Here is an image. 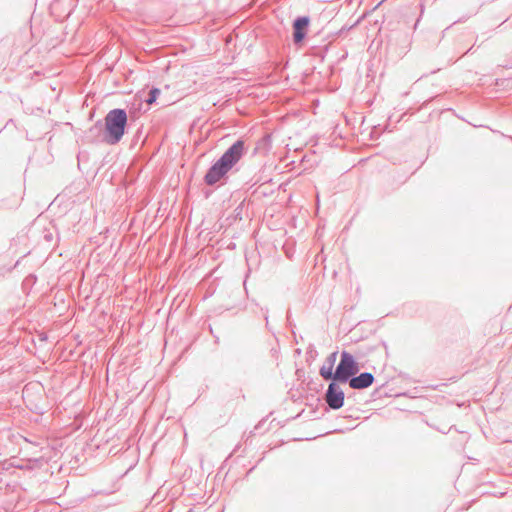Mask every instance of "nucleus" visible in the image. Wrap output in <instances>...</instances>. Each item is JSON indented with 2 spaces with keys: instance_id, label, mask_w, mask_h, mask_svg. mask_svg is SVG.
<instances>
[{
  "instance_id": "nucleus-2",
  "label": "nucleus",
  "mask_w": 512,
  "mask_h": 512,
  "mask_svg": "<svg viewBox=\"0 0 512 512\" xmlns=\"http://www.w3.org/2000/svg\"><path fill=\"white\" fill-rule=\"evenodd\" d=\"M127 120V113L124 109L110 110L104 118L103 141L109 145L118 144L125 134Z\"/></svg>"
},
{
  "instance_id": "nucleus-4",
  "label": "nucleus",
  "mask_w": 512,
  "mask_h": 512,
  "mask_svg": "<svg viewBox=\"0 0 512 512\" xmlns=\"http://www.w3.org/2000/svg\"><path fill=\"white\" fill-rule=\"evenodd\" d=\"M324 400L333 410H338L343 407L345 394L337 384V381L332 380V382L328 385L324 395Z\"/></svg>"
},
{
  "instance_id": "nucleus-3",
  "label": "nucleus",
  "mask_w": 512,
  "mask_h": 512,
  "mask_svg": "<svg viewBox=\"0 0 512 512\" xmlns=\"http://www.w3.org/2000/svg\"><path fill=\"white\" fill-rule=\"evenodd\" d=\"M359 372V365L354 357L347 351H342L340 362L335 370V381L340 383L348 382Z\"/></svg>"
},
{
  "instance_id": "nucleus-10",
  "label": "nucleus",
  "mask_w": 512,
  "mask_h": 512,
  "mask_svg": "<svg viewBox=\"0 0 512 512\" xmlns=\"http://www.w3.org/2000/svg\"><path fill=\"white\" fill-rule=\"evenodd\" d=\"M318 104H319V100H316V101L314 102V105H315V106H318Z\"/></svg>"
},
{
  "instance_id": "nucleus-5",
  "label": "nucleus",
  "mask_w": 512,
  "mask_h": 512,
  "mask_svg": "<svg viewBox=\"0 0 512 512\" xmlns=\"http://www.w3.org/2000/svg\"><path fill=\"white\" fill-rule=\"evenodd\" d=\"M310 19L307 16H301L295 19L293 23V40L298 44L302 42L306 36Z\"/></svg>"
},
{
  "instance_id": "nucleus-11",
  "label": "nucleus",
  "mask_w": 512,
  "mask_h": 512,
  "mask_svg": "<svg viewBox=\"0 0 512 512\" xmlns=\"http://www.w3.org/2000/svg\"><path fill=\"white\" fill-rule=\"evenodd\" d=\"M265 320H266V323H268V316L265 315Z\"/></svg>"
},
{
  "instance_id": "nucleus-1",
  "label": "nucleus",
  "mask_w": 512,
  "mask_h": 512,
  "mask_svg": "<svg viewBox=\"0 0 512 512\" xmlns=\"http://www.w3.org/2000/svg\"><path fill=\"white\" fill-rule=\"evenodd\" d=\"M245 154V142L237 140L223 155L208 169L204 176L205 184L213 186L224 179L228 172L239 162Z\"/></svg>"
},
{
  "instance_id": "nucleus-9",
  "label": "nucleus",
  "mask_w": 512,
  "mask_h": 512,
  "mask_svg": "<svg viewBox=\"0 0 512 512\" xmlns=\"http://www.w3.org/2000/svg\"><path fill=\"white\" fill-rule=\"evenodd\" d=\"M158 98H146L145 101H146V104L148 106L152 105L153 103H155L157 101Z\"/></svg>"
},
{
  "instance_id": "nucleus-6",
  "label": "nucleus",
  "mask_w": 512,
  "mask_h": 512,
  "mask_svg": "<svg viewBox=\"0 0 512 512\" xmlns=\"http://www.w3.org/2000/svg\"><path fill=\"white\" fill-rule=\"evenodd\" d=\"M374 382V376L370 372H363L358 376L354 375L349 381V386L355 390H362L370 387Z\"/></svg>"
},
{
  "instance_id": "nucleus-8",
  "label": "nucleus",
  "mask_w": 512,
  "mask_h": 512,
  "mask_svg": "<svg viewBox=\"0 0 512 512\" xmlns=\"http://www.w3.org/2000/svg\"><path fill=\"white\" fill-rule=\"evenodd\" d=\"M160 94V89L158 88H152L150 89V91L148 92V95L147 96H158Z\"/></svg>"
},
{
  "instance_id": "nucleus-7",
  "label": "nucleus",
  "mask_w": 512,
  "mask_h": 512,
  "mask_svg": "<svg viewBox=\"0 0 512 512\" xmlns=\"http://www.w3.org/2000/svg\"><path fill=\"white\" fill-rule=\"evenodd\" d=\"M336 358L337 352H332L327 357L325 364L320 368L319 373L323 379L335 381V372H333V367L336 362Z\"/></svg>"
}]
</instances>
